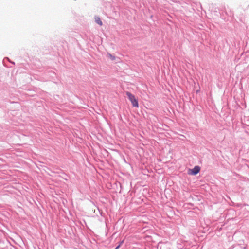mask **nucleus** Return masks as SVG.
Returning a JSON list of instances; mask_svg holds the SVG:
<instances>
[{
    "mask_svg": "<svg viewBox=\"0 0 249 249\" xmlns=\"http://www.w3.org/2000/svg\"><path fill=\"white\" fill-rule=\"evenodd\" d=\"M126 94L127 95L128 99L131 102L132 106L136 107H139V104L137 100L135 98V97L134 95L131 93L129 92H126Z\"/></svg>",
    "mask_w": 249,
    "mask_h": 249,
    "instance_id": "nucleus-1",
    "label": "nucleus"
},
{
    "mask_svg": "<svg viewBox=\"0 0 249 249\" xmlns=\"http://www.w3.org/2000/svg\"><path fill=\"white\" fill-rule=\"evenodd\" d=\"M200 170V167L196 166L194 168L189 170L188 174L190 175H195L199 172Z\"/></svg>",
    "mask_w": 249,
    "mask_h": 249,
    "instance_id": "nucleus-2",
    "label": "nucleus"
},
{
    "mask_svg": "<svg viewBox=\"0 0 249 249\" xmlns=\"http://www.w3.org/2000/svg\"><path fill=\"white\" fill-rule=\"evenodd\" d=\"M95 22L99 24L100 26H102L103 23L102 21L100 19V18L99 17H95Z\"/></svg>",
    "mask_w": 249,
    "mask_h": 249,
    "instance_id": "nucleus-3",
    "label": "nucleus"
},
{
    "mask_svg": "<svg viewBox=\"0 0 249 249\" xmlns=\"http://www.w3.org/2000/svg\"><path fill=\"white\" fill-rule=\"evenodd\" d=\"M123 241H122L120 243V244H119V245L116 247V248L115 249H118L120 247V246H121V245L123 243Z\"/></svg>",
    "mask_w": 249,
    "mask_h": 249,
    "instance_id": "nucleus-4",
    "label": "nucleus"
},
{
    "mask_svg": "<svg viewBox=\"0 0 249 249\" xmlns=\"http://www.w3.org/2000/svg\"><path fill=\"white\" fill-rule=\"evenodd\" d=\"M109 55H110V57L111 59H112V60H114L115 59V57L114 56H112L111 54H109Z\"/></svg>",
    "mask_w": 249,
    "mask_h": 249,
    "instance_id": "nucleus-5",
    "label": "nucleus"
}]
</instances>
